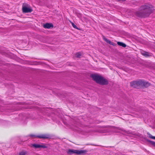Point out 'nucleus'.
<instances>
[{
  "instance_id": "1a4fd4ad",
  "label": "nucleus",
  "mask_w": 155,
  "mask_h": 155,
  "mask_svg": "<svg viewBox=\"0 0 155 155\" xmlns=\"http://www.w3.org/2000/svg\"><path fill=\"white\" fill-rule=\"evenodd\" d=\"M140 86H143L146 87H147L150 85V84L148 82H145L143 80H141Z\"/></svg>"
},
{
  "instance_id": "ddd939ff",
  "label": "nucleus",
  "mask_w": 155,
  "mask_h": 155,
  "mask_svg": "<svg viewBox=\"0 0 155 155\" xmlns=\"http://www.w3.org/2000/svg\"><path fill=\"white\" fill-rule=\"evenodd\" d=\"M82 55V54L80 52H78L76 54L75 56L77 58H80Z\"/></svg>"
},
{
  "instance_id": "0eeeda50",
  "label": "nucleus",
  "mask_w": 155,
  "mask_h": 155,
  "mask_svg": "<svg viewBox=\"0 0 155 155\" xmlns=\"http://www.w3.org/2000/svg\"><path fill=\"white\" fill-rule=\"evenodd\" d=\"M33 147L36 148H46L47 147L46 146L45 144H34L32 145Z\"/></svg>"
},
{
  "instance_id": "423d86ee",
  "label": "nucleus",
  "mask_w": 155,
  "mask_h": 155,
  "mask_svg": "<svg viewBox=\"0 0 155 155\" xmlns=\"http://www.w3.org/2000/svg\"><path fill=\"white\" fill-rule=\"evenodd\" d=\"M141 80L137 81H133L130 83L131 86L134 88H137L138 86H140Z\"/></svg>"
},
{
  "instance_id": "dca6fc26",
  "label": "nucleus",
  "mask_w": 155,
  "mask_h": 155,
  "mask_svg": "<svg viewBox=\"0 0 155 155\" xmlns=\"http://www.w3.org/2000/svg\"><path fill=\"white\" fill-rule=\"evenodd\" d=\"M71 24H72V26L74 28H76V29H77L78 28L77 26L75 25L74 24V23L72 22L71 23Z\"/></svg>"
},
{
  "instance_id": "9d476101",
  "label": "nucleus",
  "mask_w": 155,
  "mask_h": 155,
  "mask_svg": "<svg viewBox=\"0 0 155 155\" xmlns=\"http://www.w3.org/2000/svg\"><path fill=\"white\" fill-rule=\"evenodd\" d=\"M43 27L45 28L48 29L50 28L51 27H53V25L51 24L47 23L44 25Z\"/></svg>"
},
{
  "instance_id": "f3484780",
  "label": "nucleus",
  "mask_w": 155,
  "mask_h": 155,
  "mask_svg": "<svg viewBox=\"0 0 155 155\" xmlns=\"http://www.w3.org/2000/svg\"><path fill=\"white\" fill-rule=\"evenodd\" d=\"M142 54L144 56H147L148 55V53L144 52V53H142Z\"/></svg>"
},
{
  "instance_id": "2eb2a0df",
  "label": "nucleus",
  "mask_w": 155,
  "mask_h": 155,
  "mask_svg": "<svg viewBox=\"0 0 155 155\" xmlns=\"http://www.w3.org/2000/svg\"><path fill=\"white\" fill-rule=\"evenodd\" d=\"M27 154L26 151H22L19 153L18 155H26Z\"/></svg>"
},
{
  "instance_id": "39448f33",
  "label": "nucleus",
  "mask_w": 155,
  "mask_h": 155,
  "mask_svg": "<svg viewBox=\"0 0 155 155\" xmlns=\"http://www.w3.org/2000/svg\"><path fill=\"white\" fill-rule=\"evenodd\" d=\"M123 130H121L118 127H111L109 128V130L108 131V132H114L117 133H120L121 134H123Z\"/></svg>"
},
{
  "instance_id": "a211bd4d",
  "label": "nucleus",
  "mask_w": 155,
  "mask_h": 155,
  "mask_svg": "<svg viewBox=\"0 0 155 155\" xmlns=\"http://www.w3.org/2000/svg\"><path fill=\"white\" fill-rule=\"evenodd\" d=\"M152 143L153 145H154L155 146V142H153Z\"/></svg>"
},
{
  "instance_id": "f8f14e48",
  "label": "nucleus",
  "mask_w": 155,
  "mask_h": 155,
  "mask_svg": "<svg viewBox=\"0 0 155 155\" xmlns=\"http://www.w3.org/2000/svg\"><path fill=\"white\" fill-rule=\"evenodd\" d=\"M103 39L105 41H106L107 43L109 44L110 45H113L112 43L110 40H108L107 38H105L104 37H103Z\"/></svg>"
},
{
  "instance_id": "f03ea898",
  "label": "nucleus",
  "mask_w": 155,
  "mask_h": 155,
  "mask_svg": "<svg viewBox=\"0 0 155 155\" xmlns=\"http://www.w3.org/2000/svg\"><path fill=\"white\" fill-rule=\"evenodd\" d=\"M91 77L97 83L102 85L107 84L108 82L107 80L101 76L97 74H92Z\"/></svg>"
},
{
  "instance_id": "6e6552de",
  "label": "nucleus",
  "mask_w": 155,
  "mask_h": 155,
  "mask_svg": "<svg viewBox=\"0 0 155 155\" xmlns=\"http://www.w3.org/2000/svg\"><path fill=\"white\" fill-rule=\"evenodd\" d=\"M22 11L24 13L31 12L32 11V9L26 6H24L22 7Z\"/></svg>"
},
{
  "instance_id": "f257e3e1",
  "label": "nucleus",
  "mask_w": 155,
  "mask_h": 155,
  "mask_svg": "<svg viewBox=\"0 0 155 155\" xmlns=\"http://www.w3.org/2000/svg\"><path fill=\"white\" fill-rule=\"evenodd\" d=\"M154 10L153 6L150 3H145L141 5L135 15L137 16L145 18L148 17Z\"/></svg>"
},
{
  "instance_id": "4468645a",
  "label": "nucleus",
  "mask_w": 155,
  "mask_h": 155,
  "mask_svg": "<svg viewBox=\"0 0 155 155\" xmlns=\"http://www.w3.org/2000/svg\"><path fill=\"white\" fill-rule=\"evenodd\" d=\"M147 134L148 135L149 137L153 139H155V137L153 136H152L149 133H147Z\"/></svg>"
},
{
  "instance_id": "20e7f679",
  "label": "nucleus",
  "mask_w": 155,
  "mask_h": 155,
  "mask_svg": "<svg viewBox=\"0 0 155 155\" xmlns=\"http://www.w3.org/2000/svg\"><path fill=\"white\" fill-rule=\"evenodd\" d=\"M29 136L35 138H38L40 139H47L49 138L50 136L48 134H41L39 135H35L33 134H31L29 135Z\"/></svg>"
},
{
  "instance_id": "9b49d317",
  "label": "nucleus",
  "mask_w": 155,
  "mask_h": 155,
  "mask_svg": "<svg viewBox=\"0 0 155 155\" xmlns=\"http://www.w3.org/2000/svg\"><path fill=\"white\" fill-rule=\"evenodd\" d=\"M117 44L118 45L121 46L123 47H126V45L124 43L120 42H117Z\"/></svg>"
},
{
  "instance_id": "7ed1b4c3",
  "label": "nucleus",
  "mask_w": 155,
  "mask_h": 155,
  "mask_svg": "<svg viewBox=\"0 0 155 155\" xmlns=\"http://www.w3.org/2000/svg\"><path fill=\"white\" fill-rule=\"evenodd\" d=\"M87 152L85 150H72L69 149L67 151V153L68 154H75L76 155H81L84 154Z\"/></svg>"
}]
</instances>
